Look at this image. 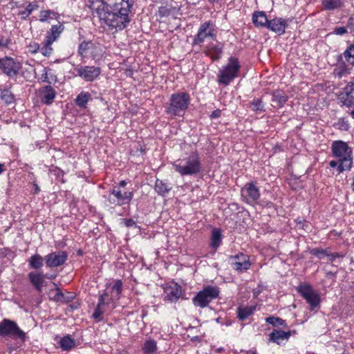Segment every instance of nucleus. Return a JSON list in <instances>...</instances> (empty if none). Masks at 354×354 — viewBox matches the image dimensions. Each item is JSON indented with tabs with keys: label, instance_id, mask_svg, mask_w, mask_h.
Wrapping results in <instances>:
<instances>
[{
	"label": "nucleus",
	"instance_id": "obj_24",
	"mask_svg": "<svg viewBox=\"0 0 354 354\" xmlns=\"http://www.w3.org/2000/svg\"><path fill=\"white\" fill-rule=\"evenodd\" d=\"M55 96L56 92L51 86H44L40 91L41 100L46 104H52Z\"/></svg>",
	"mask_w": 354,
	"mask_h": 354
},
{
	"label": "nucleus",
	"instance_id": "obj_48",
	"mask_svg": "<svg viewBox=\"0 0 354 354\" xmlns=\"http://www.w3.org/2000/svg\"><path fill=\"white\" fill-rule=\"evenodd\" d=\"M347 28L351 32H354V18L351 17L347 22Z\"/></svg>",
	"mask_w": 354,
	"mask_h": 354
},
{
	"label": "nucleus",
	"instance_id": "obj_50",
	"mask_svg": "<svg viewBox=\"0 0 354 354\" xmlns=\"http://www.w3.org/2000/svg\"><path fill=\"white\" fill-rule=\"evenodd\" d=\"M93 50L95 52H97L98 53H100V57L102 55L103 52H104L103 47L102 46H100V44H95V47L94 48V49Z\"/></svg>",
	"mask_w": 354,
	"mask_h": 354
},
{
	"label": "nucleus",
	"instance_id": "obj_41",
	"mask_svg": "<svg viewBox=\"0 0 354 354\" xmlns=\"http://www.w3.org/2000/svg\"><path fill=\"white\" fill-rule=\"evenodd\" d=\"M143 351L146 354L152 353L155 351V342L153 340L147 341L144 344Z\"/></svg>",
	"mask_w": 354,
	"mask_h": 354
},
{
	"label": "nucleus",
	"instance_id": "obj_31",
	"mask_svg": "<svg viewBox=\"0 0 354 354\" xmlns=\"http://www.w3.org/2000/svg\"><path fill=\"white\" fill-rule=\"evenodd\" d=\"M59 15L50 10H44L39 12V18L41 22H50L51 19H57Z\"/></svg>",
	"mask_w": 354,
	"mask_h": 354
},
{
	"label": "nucleus",
	"instance_id": "obj_35",
	"mask_svg": "<svg viewBox=\"0 0 354 354\" xmlns=\"http://www.w3.org/2000/svg\"><path fill=\"white\" fill-rule=\"evenodd\" d=\"M60 347L64 351H70L75 346V340L69 335L63 337L59 341Z\"/></svg>",
	"mask_w": 354,
	"mask_h": 354
},
{
	"label": "nucleus",
	"instance_id": "obj_40",
	"mask_svg": "<svg viewBox=\"0 0 354 354\" xmlns=\"http://www.w3.org/2000/svg\"><path fill=\"white\" fill-rule=\"evenodd\" d=\"M53 43V42H49V40L46 39L44 46L39 49V51L43 55L48 57L51 54L53 50L51 46Z\"/></svg>",
	"mask_w": 354,
	"mask_h": 354
},
{
	"label": "nucleus",
	"instance_id": "obj_1",
	"mask_svg": "<svg viewBox=\"0 0 354 354\" xmlns=\"http://www.w3.org/2000/svg\"><path fill=\"white\" fill-rule=\"evenodd\" d=\"M134 3L135 0H88V6L97 13L102 24L121 30L131 21L129 14Z\"/></svg>",
	"mask_w": 354,
	"mask_h": 354
},
{
	"label": "nucleus",
	"instance_id": "obj_54",
	"mask_svg": "<svg viewBox=\"0 0 354 354\" xmlns=\"http://www.w3.org/2000/svg\"><path fill=\"white\" fill-rule=\"evenodd\" d=\"M5 171V165L0 163V174Z\"/></svg>",
	"mask_w": 354,
	"mask_h": 354
},
{
	"label": "nucleus",
	"instance_id": "obj_45",
	"mask_svg": "<svg viewBox=\"0 0 354 354\" xmlns=\"http://www.w3.org/2000/svg\"><path fill=\"white\" fill-rule=\"evenodd\" d=\"M28 49L29 53H30L32 54H35L39 51L40 47H39V44H37L36 42H31L28 46Z\"/></svg>",
	"mask_w": 354,
	"mask_h": 354
},
{
	"label": "nucleus",
	"instance_id": "obj_36",
	"mask_svg": "<svg viewBox=\"0 0 354 354\" xmlns=\"http://www.w3.org/2000/svg\"><path fill=\"white\" fill-rule=\"evenodd\" d=\"M342 0H323L322 6L325 10H335L342 6Z\"/></svg>",
	"mask_w": 354,
	"mask_h": 354
},
{
	"label": "nucleus",
	"instance_id": "obj_4",
	"mask_svg": "<svg viewBox=\"0 0 354 354\" xmlns=\"http://www.w3.org/2000/svg\"><path fill=\"white\" fill-rule=\"evenodd\" d=\"M241 66L238 58L230 57L225 64L222 66L217 74V82L219 84L229 85L239 76Z\"/></svg>",
	"mask_w": 354,
	"mask_h": 354
},
{
	"label": "nucleus",
	"instance_id": "obj_21",
	"mask_svg": "<svg viewBox=\"0 0 354 354\" xmlns=\"http://www.w3.org/2000/svg\"><path fill=\"white\" fill-rule=\"evenodd\" d=\"M291 335L290 331L286 332L281 330H274L269 335V340L278 345L284 344L288 340Z\"/></svg>",
	"mask_w": 354,
	"mask_h": 354
},
{
	"label": "nucleus",
	"instance_id": "obj_12",
	"mask_svg": "<svg viewBox=\"0 0 354 354\" xmlns=\"http://www.w3.org/2000/svg\"><path fill=\"white\" fill-rule=\"evenodd\" d=\"M241 197L245 203L254 205L260 198L259 189L254 183H248L241 189Z\"/></svg>",
	"mask_w": 354,
	"mask_h": 354
},
{
	"label": "nucleus",
	"instance_id": "obj_13",
	"mask_svg": "<svg viewBox=\"0 0 354 354\" xmlns=\"http://www.w3.org/2000/svg\"><path fill=\"white\" fill-rule=\"evenodd\" d=\"M211 37L214 39L216 33L213 24L209 21L202 24L199 28L197 35L195 36L194 42L196 45L203 44L205 39Z\"/></svg>",
	"mask_w": 354,
	"mask_h": 354
},
{
	"label": "nucleus",
	"instance_id": "obj_44",
	"mask_svg": "<svg viewBox=\"0 0 354 354\" xmlns=\"http://www.w3.org/2000/svg\"><path fill=\"white\" fill-rule=\"evenodd\" d=\"M104 308L103 306H100V303L98 302L97 306L93 314V317L94 319L100 320L101 319V316L104 313Z\"/></svg>",
	"mask_w": 354,
	"mask_h": 354
},
{
	"label": "nucleus",
	"instance_id": "obj_34",
	"mask_svg": "<svg viewBox=\"0 0 354 354\" xmlns=\"http://www.w3.org/2000/svg\"><path fill=\"white\" fill-rule=\"evenodd\" d=\"M91 95L88 92L82 91L76 97L75 103L80 108H86Z\"/></svg>",
	"mask_w": 354,
	"mask_h": 354
},
{
	"label": "nucleus",
	"instance_id": "obj_32",
	"mask_svg": "<svg viewBox=\"0 0 354 354\" xmlns=\"http://www.w3.org/2000/svg\"><path fill=\"white\" fill-rule=\"evenodd\" d=\"M44 259L39 254H35L30 257L28 263L32 269H40L44 266Z\"/></svg>",
	"mask_w": 354,
	"mask_h": 354
},
{
	"label": "nucleus",
	"instance_id": "obj_20",
	"mask_svg": "<svg viewBox=\"0 0 354 354\" xmlns=\"http://www.w3.org/2000/svg\"><path fill=\"white\" fill-rule=\"evenodd\" d=\"M223 49V44L222 43L218 41L212 42L205 47V53L213 61L218 60L221 58Z\"/></svg>",
	"mask_w": 354,
	"mask_h": 354
},
{
	"label": "nucleus",
	"instance_id": "obj_25",
	"mask_svg": "<svg viewBox=\"0 0 354 354\" xmlns=\"http://www.w3.org/2000/svg\"><path fill=\"white\" fill-rule=\"evenodd\" d=\"M252 22L256 27H268L269 20L263 11H256L252 15Z\"/></svg>",
	"mask_w": 354,
	"mask_h": 354
},
{
	"label": "nucleus",
	"instance_id": "obj_10",
	"mask_svg": "<svg viewBox=\"0 0 354 354\" xmlns=\"http://www.w3.org/2000/svg\"><path fill=\"white\" fill-rule=\"evenodd\" d=\"M297 290L310 305L311 310L315 309L319 306L320 302L319 295L310 285L301 284L297 288Z\"/></svg>",
	"mask_w": 354,
	"mask_h": 354
},
{
	"label": "nucleus",
	"instance_id": "obj_7",
	"mask_svg": "<svg viewBox=\"0 0 354 354\" xmlns=\"http://www.w3.org/2000/svg\"><path fill=\"white\" fill-rule=\"evenodd\" d=\"M0 336H9L13 338L24 340L26 333L20 329L17 324L8 319H3L0 322Z\"/></svg>",
	"mask_w": 354,
	"mask_h": 354
},
{
	"label": "nucleus",
	"instance_id": "obj_29",
	"mask_svg": "<svg viewBox=\"0 0 354 354\" xmlns=\"http://www.w3.org/2000/svg\"><path fill=\"white\" fill-rule=\"evenodd\" d=\"M222 242L221 231L218 228H214L212 232L210 245L216 250L217 249Z\"/></svg>",
	"mask_w": 354,
	"mask_h": 354
},
{
	"label": "nucleus",
	"instance_id": "obj_8",
	"mask_svg": "<svg viewBox=\"0 0 354 354\" xmlns=\"http://www.w3.org/2000/svg\"><path fill=\"white\" fill-rule=\"evenodd\" d=\"M219 294L217 287L208 286L200 291L193 299L195 306L201 308L206 307L214 299H216Z\"/></svg>",
	"mask_w": 354,
	"mask_h": 354
},
{
	"label": "nucleus",
	"instance_id": "obj_3",
	"mask_svg": "<svg viewBox=\"0 0 354 354\" xmlns=\"http://www.w3.org/2000/svg\"><path fill=\"white\" fill-rule=\"evenodd\" d=\"M175 170L182 176L196 175L201 171L202 164L197 151L192 152L188 157L173 163Z\"/></svg>",
	"mask_w": 354,
	"mask_h": 354
},
{
	"label": "nucleus",
	"instance_id": "obj_15",
	"mask_svg": "<svg viewBox=\"0 0 354 354\" xmlns=\"http://www.w3.org/2000/svg\"><path fill=\"white\" fill-rule=\"evenodd\" d=\"M230 260L233 268L239 272L246 271L251 266L249 256L243 253L231 257Z\"/></svg>",
	"mask_w": 354,
	"mask_h": 354
},
{
	"label": "nucleus",
	"instance_id": "obj_27",
	"mask_svg": "<svg viewBox=\"0 0 354 354\" xmlns=\"http://www.w3.org/2000/svg\"><path fill=\"white\" fill-rule=\"evenodd\" d=\"M64 29V25L59 22L57 25H53L47 32L46 39L49 40V42H54L59 37Z\"/></svg>",
	"mask_w": 354,
	"mask_h": 354
},
{
	"label": "nucleus",
	"instance_id": "obj_33",
	"mask_svg": "<svg viewBox=\"0 0 354 354\" xmlns=\"http://www.w3.org/2000/svg\"><path fill=\"white\" fill-rule=\"evenodd\" d=\"M288 97L281 91H275L272 94V102L279 107H282L286 102Z\"/></svg>",
	"mask_w": 354,
	"mask_h": 354
},
{
	"label": "nucleus",
	"instance_id": "obj_56",
	"mask_svg": "<svg viewBox=\"0 0 354 354\" xmlns=\"http://www.w3.org/2000/svg\"><path fill=\"white\" fill-rule=\"evenodd\" d=\"M351 188H352L353 192H354V177H353V183L351 184Z\"/></svg>",
	"mask_w": 354,
	"mask_h": 354
},
{
	"label": "nucleus",
	"instance_id": "obj_9",
	"mask_svg": "<svg viewBox=\"0 0 354 354\" xmlns=\"http://www.w3.org/2000/svg\"><path fill=\"white\" fill-rule=\"evenodd\" d=\"M133 198V193L121 189L120 187H113L108 196L109 203L114 205L128 204Z\"/></svg>",
	"mask_w": 354,
	"mask_h": 354
},
{
	"label": "nucleus",
	"instance_id": "obj_59",
	"mask_svg": "<svg viewBox=\"0 0 354 354\" xmlns=\"http://www.w3.org/2000/svg\"><path fill=\"white\" fill-rule=\"evenodd\" d=\"M22 14L26 16V10L24 12H23Z\"/></svg>",
	"mask_w": 354,
	"mask_h": 354
},
{
	"label": "nucleus",
	"instance_id": "obj_18",
	"mask_svg": "<svg viewBox=\"0 0 354 354\" xmlns=\"http://www.w3.org/2000/svg\"><path fill=\"white\" fill-rule=\"evenodd\" d=\"M289 21V19H283L281 17H274L269 20L267 28L279 35H281L285 32Z\"/></svg>",
	"mask_w": 354,
	"mask_h": 354
},
{
	"label": "nucleus",
	"instance_id": "obj_39",
	"mask_svg": "<svg viewBox=\"0 0 354 354\" xmlns=\"http://www.w3.org/2000/svg\"><path fill=\"white\" fill-rule=\"evenodd\" d=\"M1 98L7 104H10L14 102V96L9 90L3 91L1 92Z\"/></svg>",
	"mask_w": 354,
	"mask_h": 354
},
{
	"label": "nucleus",
	"instance_id": "obj_46",
	"mask_svg": "<svg viewBox=\"0 0 354 354\" xmlns=\"http://www.w3.org/2000/svg\"><path fill=\"white\" fill-rule=\"evenodd\" d=\"M347 32V29L345 27H337L334 30V33L337 35H343Z\"/></svg>",
	"mask_w": 354,
	"mask_h": 354
},
{
	"label": "nucleus",
	"instance_id": "obj_6",
	"mask_svg": "<svg viewBox=\"0 0 354 354\" xmlns=\"http://www.w3.org/2000/svg\"><path fill=\"white\" fill-rule=\"evenodd\" d=\"M189 102V95L186 93L173 94L170 98L167 113L172 115H182L188 108Z\"/></svg>",
	"mask_w": 354,
	"mask_h": 354
},
{
	"label": "nucleus",
	"instance_id": "obj_52",
	"mask_svg": "<svg viewBox=\"0 0 354 354\" xmlns=\"http://www.w3.org/2000/svg\"><path fill=\"white\" fill-rule=\"evenodd\" d=\"M127 185V182L125 180H121L118 185L116 187H120L121 189H124L125 186Z\"/></svg>",
	"mask_w": 354,
	"mask_h": 354
},
{
	"label": "nucleus",
	"instance_id": "obj_14",
	"mask_svg": "<svg viewBox=\"0 0 354 354\" xmlns=\"http://www.w3.org/2000/svg\"><path fill=\"white\" fill-rule=\"evenodd\" d=\"M77 75L86 82L95 80L101 73V68L94 66H82L77 68Z\"/></svg>",
	"mask_w": 354,
	"mask_h": 354
},
{
	"label": "nucleus",
	"instance_id": "obj_53",
	"mask_svg": "<svg viewBox=\"0 0 354 354\" xmlns=\"http://www.w3.org/2000/svg\"><path fill=\"white\" fill-rule=\"evenodd\" d=\"M219 115H220V111L217 110V111H214V112H212V113L211 114V118H218Z\"/></svg>",
	"mask_w": 354,
	"mask_h": 354
},
{
	"label": "nucleus",
	"instance_id": "obj_17",
	"mask_svg": "<svg viewBox=\"0 0 354 354\" xmlns=\"http://www.w3.org/2000/svg\"><path fill=\"white\" fill-rule=\"evenodd\" d=\"M44 260L47 267H58L65 263L67 260V254L64 251L51 252L45 256Z\"/></svg>",
	"mask_w": 354,
	"mask_h": 354
},
{
	"label": "nucleus",
	"instance_id": "obj_26",
	"mask_svg": "<svg viewBox=\"0 0 354 354\" xmlns=\"http://www.w3.org/2000/svg\"><path fill=\"white\" fill-rule=\"evenodd\" d=\"M310 253L316 256L318 259H322L324 257L330 258V261H333L335 258L343 257L342 254L338 253H331L328 249L314 248L312 249Z\"/></svg>",
	"mask_w": 354,
	"mask_h": 354
},
{
	"label": "nucleus",
	"instance_id": "obj_23",
	"mask_svg": "<svg viewBox=\"0 0 354 354\" xmlns=\"http://www.w3.org/2000/svg\"><path fill=\"white\" fill-rule=\"evenodd\" d=\"M28 278L31 283L35 287L38 291H41L42 287L44 286V279H52L53 277H48L44 275L41 272H31L28 274Z\"/></svg>",
	"mask_w": 354,
	"mask_h": 354
},
{
	"label": "nucleus",
	"instance_id": "obj_22",
	"mask_svg": "<svg viewBox=\"0 0 354 354\" xmlns=\"http://www.w3.org/2000/svg\"><path fill=\"white\" fill-rule=\"evenodd\" d=\"M95 44L92 41H83L79 46V53L82 56L91 55L94 59L100 57V53L93 51Z\"/></svg>",
	"mask_w": 354,
	"mask_h": 354
},
{
	"label": "nucleus",
	"instance_id": "obj_28",
	"mask_svg": "<svg viewBox=\"0 0 354 354\" xmlns=\"http://www.w3.org/2000/svg\"><path fill=\"white\" fill-rule=\"evenodd\" d=\"M256 310V306H241L237 309L238 318L243 321L252 315Z\"/></svg>",
	"mask_w": 354,
	"mask_h": 354
},
{
	"label": "nucleus",
	"instance_id": "obj_37",
	"mask_svg": "<svg viewBox=\"0 0 354 354\" xmlns=\"http://www.w3.org/2000/svg\"><path fill=\"white\" fill-rule=\"evenodd\" d=\"M344 57L348 64L354 65V45H351L344 53Z\"/></svg>",
	"mask_w": 354,
	"mask_h": 354
},
{
	"label": "nucleus",
	"instance_id": "obj_5",
	"mask_svg": "<svg viewBox=\"0 0 354 354\" xmlns=\"http://www.w3.org/2000/svg\"><path fill=\"white\" fill-rule=\"evenodd\" d=\"M122 286L120 280H117L113 284L107 286L104 293L100 296L98 301L100 306H111V308H114L115 301L120 297Z\"/></svg>",
	"mask_w": 354,
	"mask_h": 354
},
{
	"label": "nucleus",
	"instance_id": "obj_55",
	"mask_svg": "<svg viewBox=\"0 0 354 354\" xmlns=\"http://www.w3.org/2000/svg\"><path fill=\"white\" fill-rule=\"evenodd\" d=\"M350 115L352 118L354 119V109L351 111Z\"/></svg>",
	"mask_w": 354,
	"mask_h": 354
},
{
	"label": "nucleus",
	"instance_id": "obj_2",
	"mask_svg": "<svg viewBox=\"0 0 354 354\" xmlns=\"http://www.w3.org/2000/svg\"><path fill=\"white\" fill-rule=\"evenodd\" d=\"M333 156L338 160L337 171L342 173L349 171L353 164V151L348 144L342 140L334 141L331 147Z\"/></svg>",
	"mask_w": 354,
	"mask_h": 354
},
{
	"label": "nucleus",
	"instance_id": "obj_16",
	"mask_svg": "<svg viewBox=\"0 0 354 354\" xmlns=\"http://www.w3.org/2000/svg\"><path fill=\"white\" fill-rule=\"evenodd\" d=\"M164 291V299L171 302L178 300L182 295V290L180 286L174 281L169 282L162 286Z\"/></svg>",
	"mask_w": 354,
	"mask_h": 354
},
{
	"label": "nucleus",
	"instance_id": "obj_19",
	"mask_svg": "<svg viewBox=\"0 0 354 354\" xmlns=\"http://www.w3.org/2000/svg\"><path fill=\"white\" fill-rule=\"evenodd\" d=\"M339 99L346 106H354V82L348 83L339 94Z\"/></svg>",
	"mask_w": 354,
	"mask_h": 354
},
{
	"label": "nucleus",
	"instance_id": "obj_11",
	"mask_svg": "<svg viewBox=\"0 0 354 354\" xmlns=\"http://www.w3.org/2000/svg\"><path fill=\"white\" fill-rule=\"evenodd\" d=\"M0 68L6 75L14 77L19 73L21 64L10 57H5L0 58Z\"/></svg>",
	"mask_w": 354,
	"mask_h": 354
},
{
	"label": "nucleus",
	"instance_id": "obj_38",
	"mask_svg": "<svg viewBox=\"0 0 354 354\" xmlns=\"http://www.w3.org/2000/svg\"><path fill=\"white\" fill-rule=\"evenodd\" d=\"M250 108L252 111L256 112L264 111V105L260 99H254L250 103Z\"/></svg>",
	"mask_w": 354,
	"mask_h": 354
},
{
	"label": "nucleus",
	"instance_id": "obj_30",
	"mask_svg": "<svg viewBox=\"0 0 354 354\" xmlns=\"http://www.w3.org/2000/svg\"><path fill=\"white\" fill-rule=\"evenodd\" d=\"M351 68L348 67L345 63H339L334 69L333 74L335 77L341 78L351 73Z\"/></svg>",
	"mask_w": 354,
	"mask_h": 354
},
{
	"label": "nucleus",
	"instance_id": "obj_57",
	"mask_svg": "<svg viewBox=\"0 0 354 354\" xmlns=\"http://www.w3.org/2000/svg\"><path fill=\"white\" fill-rule=\"evenodd\" d=\"M35 186L36 191H39V187L37 185H35Z\"/></svg>",
	"mask_w": 354,
	"mask_h": 354
},
{
	"label": "nucleus",
	"instance_id": "obj_51",
	"mask_svg": "<svg viewBox=\"0 0 354 354\" xmlns=\"http://www.w3.org/2000/svg\"><path fill=\"white\" fill-rule=\"evenodd\" d=\"M329 165H330L331 167H338V165H339L338 160H337V161H335V160H331V161L329 162Z\"/></svg>",
	"mask_w": 354,
	"mask_h": 354
},
{
	"label": "nucleus",
	"instance_id": "obj_43",
	"mask_svg": "<svg viewBox=\"0 0 354 354\" xmlns=\"http://www.w3.org/2000/svg\"><path fill=\"white\" fill-rule=\"evenodd\" d=\"M157 188H158V190L156 191L160 194H164L171 189L168 185L162 183V181L159 182L158 180L156 179V189Z\"/></svg>",
	"mask_w": 354,
	"mask_h": 354
},
{
	"label": "nucleus",
	"instance_id": "obj_49",
	"mask_svg": "<svg viewBox=\"0 0 354 354\" xmlns=\"http://www.w3.org/2000/svg\"><path fill=\"white\" fill-rule=\"evenodd\" d=\"M124 224L127 227H136V223L131 220V219H126L124 221Z\"/></svg>",
	"mask_w": 354,
	"mask_h": 354
},
{
	"label": "nucleus",
	"instance_id": "obj_42",
	"mask_svg": "<svg viewBox=\"0 0 354 354\" xmlns=\"http://www.w3.org/2000/svg\"><path fill=\"white\" fill-rule=\"evenodd\" d=\"M266 322L272 325L273 326H281L283 324L284 321L279 317H269L266 319Z\"/></svg>",
	"mask_w": 354,
	"mask_h": 354
},
{
	"label": "nucleus",
	"instance_id": "obj_47",
	"mask_svg": "<svg viewBox=\"0 0 354 354\" xmlns=\"http://www.w3.org/2000/svg\"><path fill=\"white\" fill-rule=\"evenodd\" d=\"M37 8V6L33 3H29L26 10V16L30 15L32 12Z\"/></svg>",
	"mask_w": 354,
	"mask_h": 354
},
{
	"label": "nucleus",
	"instance_id": "obj_58",
	"mask_svg": "<svg viewBox=\"0 0 354 354\" xmlns=\"http://www.w3.org/2000/svg\"><path fill=\"white\" fill-rule=\"evenodd\" d=\"M251 354H257V351H252L251 352Z\"/></svg>",
	"mask_w": 354,
	"mask_h": 354
}]
</instances>
